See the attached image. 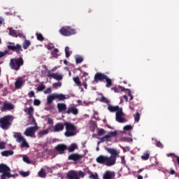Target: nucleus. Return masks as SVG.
I'll use <instances>...</instances> for the list:
<instances>
[{
    "label": "nucleus",
    "mask_w": 179,
    "mask_h": 179,
    "mask_svg": "<svg viewBox=\"0 0 179 179\" xmlns=\"http://www.w3.org/2000/svg\"><path fill=\"white\" fill-rule=\"evenodd\" d=\"M64 128H66L64 135L66 138H70V136H75V135H76L78 127L75 124L71 122H65L64 124L58 122L53 127L52 131L53 132H61Z\"/></svg>",
    "instance_id": "1"
},
{
    "label": "nucleus",
    "mask_w": 179,
    "mask_h": 179,
    "mask_svg": "<svg viewBox=\"0 0 179 179\" xmlns=\"http://www.w3.org/2000/svg\"><path fill=\"white\" fill-rule=\"evenodd\" d=\"M15 117L12 115H7L0 118V128L6 131L12 127Z\"/></svg>",
    "instance_id": "2"
},
{
    "label": "nucleus",
    "mask_w": 179,
    "mask_h": 179,
    "mask_svg": "<svg viewBox=\"0 0 179 179\" xmlns=\"http://www.w3.org/2000/svg\"><path fill=\"white\" fill-rule=\"evenodd\" d=\"M24 65V61L23 60V57L18 58H12L10 60L9 66L13 71H19L21 66Z\"/></svg>",
    "instance_id": "3"
},
{
    "label": "nucleus",
    "mask_w": 179,
    "mask_h": 179,
    "mask_svg": "<svg viewBox=\"0 0 179 179\" xmlns=\"http://www.w3.org/2000/svg\"><path fill=\"white\" fill-rule=\"evenodd\" d=\"M113 113H116L115 120L120 124L127 122V119L124 117V112L122 108H120L118 106H113Z\"/></svg>",
    "instance_id": "4"
},
{
    "label": "nucleus",
    "mask_w": 179,
    "mask_h": 179,
    "mask_svg": "<svg viewBox=\"0 0 179 179\" xmlns=\"http://www.w3.org/2000/svg\"><path fill=\"white\" fill-rule=\"evenodd\" d=\"M95 82H106V87H110L113 85L111 79L108 78L107 76L101 73H96L94 76Z\"/></svg>",
    "instance_id": "5"
},
{
    "label": "nucleus",
    "mask_w": 179,
    "mask_h": 179,
    "mask_svg": "<svg viewBox=\"0 0 179 179\" xmlns=\"http://www.w3.org/2000/svg\"><path fill=\"white\" fill-rule=\"evenodd\" d=\"M13 138L16 140V142H17V143H21V148H26L27 149H29V148H30V145L26 141V138H23V136H22V134H20V132H14Z\"/></svg>",
    "instance_id": "6"
},
{
    "label": "nucleus",
    "mask_w": 179,
    "mask_h": 179,
    "mask_svg": "<svg viewBox=\"0 0 179 179\" xmlns=\"http://www.w3.org/2000/svg\"><path fill=\"white\" fill-rule=\"evenodd\" d=\"M96 160L99 164H105V166H108L113 165V157H108L107 156L99 155Z\"/></svg>",
    "instance_id": "7"
},
{
    "label": "nucleus",
    "mask_w": 179,
    "mask_h": 179,
    "mask_svg": "<svg viewBox=\"0 0 179 179\" xmlns=\"http://www.w3.org/2000/svg\"><path fill=\"white\" fill-rule=\"evenodd\" d=\"M59 33L62 36H64V37H69V36L76 34V30L72 29L71 27H63L59 29Z\"/></svg>",
    "instance_id": "8"
},
{
    "label": "nucleus",
    "mask_w": 179,
    "mask_h": 179,
    "mask_svg": "<svg viewBox=\"0 0 179 179\" xmlns=\"http://www.w3.org/2000/svg\"><path fill=\"white\" fill-rule=\"evenodd\" d=\"M7 48L9 51H13L16 52V54H20L23 49H22V45L20 44L15 45V43L8 42L7 45Z\"/></svg>",
    "instance_id": "9"
},
{
    "label": "nucleus",
    "mask_w": 179,
    "mask_h": 179,
    "mask_svg": "<svg viewBox=\"0 0 179 179\" xmlns=\"http://www.w3.org/2000/svg\"><path fill=\"white\" fill-rule=\"evenodd\" d=\"M37 129H38L37 126L28 127L24 132V135H25V136H33Z\"/></svg>",
    "instance_id": "10"
},
{
    "label": "nucleus",
    "mask_w": 179,
    "mask_h": 179,
    "mask_svg": "<svg viewBox=\"0 0 179 179\" xmlns=\"http://www.w3.org/2000/svg\"><path fill=\"white\" fill-rule=\"evenodd\" d=\"M15 106L11 103L4 102L3 106L1 108V111H12Z\"/></svg>",
    "instance_id": "11"
},
{
    "label": "nucleus",
    "mask_w": 179,
    "mask_h": 179,
    "mask_svg": "<svg viewBox=\"0 0 179 179\" xmlns=\"http://www.w3.org/2000/svg\"><path fill=\"white\" fill-rule=\"evenodd\" d=\"M48 78H50L51 79V78H52V79H55V80H62V76L58 73H51V71H48Z\"/></svg>",
    "instance_id": "12"
},
{
    "label": "nucleus",
    "mask_w": 179,
    "mask_h": 179,
    "mask_svg": "<svg viewBox=\"0 0 179 179\" xmlns=\"http://www.w3.org/2000/svg\"><path fill=\"white\" fill-rule=\"evenodd\" d=\"M83 157V155H79L78 153H73L68 157V159L73 160V162H78V160H80V159H82Z\"/></svg>",
    "instance_id": "13"
},
{
    "label": "nucleus",
    "mask_w": 179,
    "mask_h": 179,
    "mask_svg": "<svg viewBox=\"0 0 179 179\" xmlns=\"http://www.w3.org/2000/svg\"><path fill=\"white\" fill-rule=\"evenodd\" d=\"M66 149H68V147L64 144H59L55 147V150H57V152H58L60 155H64Z\"/></svg>",
    "instance_id": "14"
},
{
    "label": "nucleus",
    "mask_w": 179,
    "mask_h": 179,
    "mask_svg": "<svg viewBox=\"0 0 179 179\" xmlns=\"http://www.w3.org/2000/svg\"><path fill=\"white\" fill-rule=\"evenodd\" d=\"M79 110L75 106H71L67 108V110L65 111L66 114H73V115H78Z\"/></svg>",
    "instance_id": "15"
},
{
    "label": "nucleus",
    "mask_w": 179,
    "mask_h": 179,
    "mask_svg": "<svg viewBox=\"0 0 179 179\" xmlns=\"http://www.w3.org/2000/svg\"><path fill=\"white\" fill-rule=\"evenodd\" d=\"M68 179H80L78 176V171H70L67 173Z\"/></svg>",
    "instance_id": "16"
},
{
    "label": "nucleus",
    "mask_w": 179,
    "mask_h": 179,
    "mask_svg": "<svg viewBox=\"0 0 179 179\" xmlns=\"http://www.w3.org/2000/svg\"><path fill=\"white\" fill-rule=\"evenodd\" d=\"M9 35L12 36V37H23V34L16 31V30L10 28L9 31Z\"/></svg>",
    "instance_id": "17"
},
{
    "label": "nucleus",
    "mask_w": 179,
    "mask_h": 179,
    "mask_svg": "<svg viewBox=\"0 0 179 179\" xmlns=\"http://www.w3.org/2000/svg\"><path fill=\"white\" fill-rule=\"evenodd\" d=\"M99 101H101V103H106L107 105H108V110H109L110 113H113V106L110 105V101L108 100L107 98H106L105 96H101Z\"/></svg>",
    "instance_id": "18"
},
{
    "label": "nucleus",
    "mask_w": 179,
    "mask_h": 179,
    "mask_svg": "<svg viewBox=\"0 0 179 179\" xmlns=\"http://www.w3.org/2000/svg\"><path fill=\"white\" fill-rule=\"evenodd\" d=\"M55 96V100H57V101H64V100H66V96L64 95V94H53Z\"/></svg>",
    "instance_id": "19"
},
{
    "label": "nucleus",
    "mask_w": 179,
    "mask_h": 179,
    "mask_svg": "<svg viewBox=\"0 0 179 179\" xmlns=\"http://www.w3.org/2000/svg\"><path fill=\"white\" fill-rule=\"evenodd\" d=\"M6 171H10V168L5 164H0V174Z\"/></svg>",
    "instance_id": "20"
},
{
    "label": "nucleus",
    "mask_w": 179,
    "mask_h": 179,
    "mask_svg": "<svg viewBox=\"0 0 179 179\" xmlns=\"http://www.w3.org/2000/svg\"><path fill=\"white\" fill-rule=\"evenodd\" d=\"M57 108H58L59 113H65L66 111V104L57 103Z\"/></svg>",
    "instance_id": "21"
},
{
    "label": "nucleus",
    "mask_w": 179,
    "mask_h": 179,
    "mask_svg": "<svg viewBox=\"0 0 179 179\" xmlns=\"http://www.w3.org/2000/svg\"><path fill=\"white\" fill-rule=\"evenodd\" d=\"M22 86H23V79L18 78L15 83V89H20Z\"/></svg>",
    "instance_id": "22"
},
{
    "label": "nucleus",
    "mask_w": 179,
    "mask_h": 179,
    "mask_svg": "<svg viewBox=\"0 0 179 179\" xmlns=\"http://www.w3.org/2000/svg\"><path fill=\"white\" fill-rule=\"evenodd\" d=\"M112 136H113V131H110L109 132L108 134L101 138V142H108V141H110Z\"/></svg>",
    "instance_id": "23"
},
{
    "label": "nucleus",
    "mask_w": 179,
    "mask_h": 179,
    "mask_svg": "<svg viewBox=\"0 0 179 179\" xmlns=\"http://www.w3.org/2000/svg\"><path fill=\"white\" fill-rule=\"evenodd\" d=\"M113 90L115 92V93H121V92H125L127 91V89L124 88V87H121V86H117L115 85L113 87Z\"/></svg>",
    "instance_id": "24"
},
{
    "label": "nucleus",
    "mask_w": 179,
    "mask_h": 179,
    "mask_svg": "<svg viewBox=\"0 0 179 179\" xmlns=\"http://www.w3.org/2000/svg\"><path fill=\"white\" fill-rule=\"evenodd\" d=\"M103 179H113V172L106 171L103 173Z\"/></svg>",
    "instance_id": "25"
},
{
    "label": "nucleus",
    "mask_w": 179,
    "mask_h": 179,
    "mask_svg": "<svg viewBox=\"0 0 179 179\" xmlns=\"http://www.w3.org/2000/svg\"><path fill=\"white\" fill-rule=\"evenodd\" d=\"M11 177H13V176L10 174V171L3 172L1 176V179L10 178Z\"/></svg>",
    "instance_id": "26"
},
{
    "label": "nucleus",
    "mask_w": 179,
    "mask_h": 179,
    "mask_svg": "<svg viewBox=\"0 0 179 179\" xmlns=\"http://www.w3.org/2000/svg\"><path fill=\"white\" fill-rule=\"evenodd\" d=\"M53 100H55V97L54 94L48 96V97H47V104H48V106H50V104H52Z\"/></svg>",
    "instance_id": "27"
},
{
    "label": "nucleus",
    "mask_w": 179,
    "mask_h": 179,
    "mask_svg": "<svg viewBox=\"0 0 179 179\" xmlns=\"http://www.w3.org/2000/svg\"><path fill=\"white\" fill-rule=\"evenodd\" d=\"M13 155V150H5L1 152V156L8 157V156H12Z\"/></svg>",
    "instance_id": "28"
},
{
    "label": "nucleus",
    "mask_w": 179,
    "mask_h": 179,
    "mask_svg": "<svg viewBox=\"0 0 179 179\" xmlns=\"http://www.w3.org/2000/svg\"><path fill=\"white\" fill-rule=\"evenodd\" d=\"M149 157H150V153L148 151H145L141 156L142 160H149Z\"/></svg>",
    "instance_id": "29"
},
{
    "label": "nucleus",
    "mask_w": 179,
    "mask_h": 179,
    "mask_svg": "<svg viewBox=\"0 0 179 179\" xmlns=\"http://www.w3.org/2000/svg\"><path fill=\"white\" fill-rule=\"evenodd\" d=\"M68 150L69 152H73L76 149H78V145L75 143H72L71 145L68 147Z\"/></svg>",
    "instance_id": "30"
},
{
    "label": "nucleus",
    "mask_w": 179,
    "mask_h": 179,
    "mask_svg": "<svg viewBox=\"0 0 179 179\" xmlns=\"http://www.w3.org/2000/svg\"><path fill=\"white\" fill-rule=\"evenodd\" d=\"M84 173L89 174V178L96 176V174L94 175L92 172H91L90 169H89L87 167L84 169Z\"/></svg>",
    "instance_id": "31"
},
{
    "label": "nucleus",
    "mask_w": 179,
    "mask_h": 179,
    "mask_svg": "<svg viewBox=\"0 0 179 179\" xmlns=\"http://www.w3.org/2000/svg\"><path fill=\"white\" fill-rule=\"evenodd\" d=\"M48 132H49L48 129L42 130L38 132V138H43V136H44V135H47V134H48Z\"/></svg>",
    "instance_id": "32"
},
{
    "label": "nucleus",
    "mask_w": 179,
    "mask_h": 179,
    "mask_svg": "<svg viewBox=\"0 0 179 179\" xmlns=\"http://www.w3.org/2000/svg\"><path fill=\"white\" fill-rule=\"evenodd\" d=\"M73 80L74 81V83L77 85V86H79L80 87V86H82V83L80 82V80L79 78V76L77 77H74L73 78Z\"/></svg>",
    "instance_id": "33"
},
{
    "label": "nucleus",
    "mask_w": 179,
    "mask_h": 179,
    "mask_svg": "<svg viewBox=\"0 0 179 179\" xmlns=\"http://www.w3.org/2000/svg\"><path fill=\"white\" fill-rule=\"evenodd\" d=\"M31 45V43L30 42V41L29 40L24 41L23 43L24 50H27V48H29V47H30Z\"/></svg>",
    "instance_id": "34"
},
{
    "label": "nucleus",
    "mask_w": 179,
    "mask_h": 179,
    "mask_svg": "<svg viewBox=\"0 0 179 179\" xmlns=\"http://www.w3.org/2000/svg\"><path fill=\"white\" fill-rule=\"evenodd\" d=\"M24 111L25 113H27L30 117H31L34 113V108H33V107H29L28 109H25Z\"/></svg>",
    "instance_id": "35"
},
{
    "label": "nucleus",
    "mask_w": 179,
    "mask_h": 179,
    "mask_svg": "<svg viewBox=\"0 0 179 179\" xmlns=\"http://www.w3.org/2000/svg\"><path fill=\"white\" fill-rule=\"evenodd\" d=\"M134 118L135 122H139L141 120V114H139V112H136V114L134 115Z\"/></svg>",
    "instance_id": "36"
},
{
    "label": "nucleus",
    "mask_w": 179,
    "mask_h": 179,
    "mask_svg": "<svg viewBox=\"0 0 179 179\" xmlns=\"http://www.w3.org/2000/svg\"><path fill=\"white\" fill-rule=\"evenodd\" d=\"M58 52H59V51L58 50V49L55 48L54 50L51 52V55H52L54 58H57V57H59V55H58Z\"/></svg>",
    "instance_id": "37"
},
{
    "label": "nucleus",
    "mask_w": 179,
    "mask_h": 179,
    "mask_svg": "<svg viewBox=\"0 0 179 179\" xmlns=\"http://www.w3.org/2000/svg\"><path fill=\"white\" fill-rule=\"evenodd\" d=\"M168 157H173V162H174V157L176 159L177 163H178V158L179 157L178 155H176L174 153H169L168 154Z\"/></svg>",
    "instance_id": "38"
},
{
    "label": "nucleus",
    "mask_w": 179,
    "mask_h": 179,
    "mask_svg": "<svg viewBox=\"0 0 179 179\" xmlns=\"http://www.w3.org/2000/svg\"><path fill=\"white\" fill-rule=\"evenodd\" d=\"M36 36L38 41H44V36H43V34L40 33H36Z\"/></svg>",
    "instance_id": "39"
},
{
    "label": "nucleus",
    "mask_w": 179,
    "mask_h": 179,
    "mask_svg": "<svg viewBox=\"0 0 179 179\" xmlns=\"http://www.w3.org/2000/svg\"><path fill=\"white\" fill-rule=\"evenodd\" d=\"M20 176H22V177H29V176H30V171H27V172H24L23 171H21L20 172Z\"/></svg>",
    "instance_id": "40"
},
{
    "label": "nucleus",
    "mask_w": 179,
    "mask_h": 179,
    "mask_svg": "<svg viewBox=\"0 0 179 179\" xmlns=\"http://www.w3.org/2000/svg\"><path fill=\"white\" fill-rule=\"evenodd\" d=\"M85 172L82 171H77V177H78V178H85Z\"/></svg>",
    "instance_id": "41"
},
{
    "label": "nucleus",
    "mask_w": 179,
    "mask_h": 179,
    "mask_svg": "<svg viewBox=\"0 0 179 179\" xmlns=\"http://www.w3.org/2000/svg\"><path fill=\"white\" fill-rule=\"evenodd\" d=\"M106 130L104 129H100L98 130L97 135L98 136H103V135H105Z\"/></svg>",
    "instance_id": "42"
},
{
    "label": "nucleus",
    "mask_w": 179,
    "mask_h": 179,
    "mask_svg": "<svg viewBox=\"0 0 179 179\" xmlns=\"http://www.w3.org/2000/svg\"><path fill=\"white\" fill-rule=\"evenodd\" d=\"M120 150H117L115 149H113V157H120Z\"/></svg>",
    "instance_id": "43"
},
{
    "label": "nucleus",
    "mask_w": 179,
    "mask_h": 179,
    "mask_svg": "<svg viewBox=\"0 0 179 179\" xmlns=\"http://www.w3.org/2000/svg\"><path fill=\"white\" fill-rule=\"evenodd\" d=\"M38 174V176L41 177V178H45V172L44 171V170L41 169Z\"/></svg>",
    "instance_id": "44"
},
{
    "label": "nucleus",
    "mask_w": 179,
    "mask_h": 179,
    "mask_svg": "<svg viewBox=\"0 0 179 179\" xmlns=\"http://www.w3.org/2000/svg\"><path fill=\"white\" fill-rule=\"evenodd\" d=\"M82 62H83V57L78 56L76 58V64H82Z\"/></svg>",
    "instance_id": "45"
},
{
    "label": "nucleus",
    "mask_w": 179,
    "mask_h": 179,
    "mask_svg": "<svg viewBox=\"0 0 179 179\" xmlns=\"http://www.w3.org/2000/svg\"><path fill=\"white\" fill-rule=\"evenodd\" d=\"M65 54H66V58H69L71 57V53L69 52V47L65 48Z\"/></svg>",
    "instance_id": "46"
},
{
    "label": "nucleus",
    "mask_w": 179,
    "mask_h": 179,
    "mask_svg": "<svg viewBox=\"0 0 179 179\" xmlns=\"http://www.w3.org/2000/svg\"><path fill=\"white\" fill-rule=\"evenodd\" d=\"M123 129L124 131H131L133 129L132 126L131 124H128L124 127Z\"/></svg>",
    "instance_id": "47"
},
{
    "label": "nucleus",
    "mask_w": 179,
    "mask_h": 179,
    "mask_svg": "<svg viewBox=\"0 0 179 179\" xmlns=\"http://www.w3.org/2000/svg\"><path fill=\"white\" fill-rule=\"evenodd\" d=\"M44 89H45V86L41 85H39V86L36 88V90H37V92H43V90H44Z\"/></svg>",
    "instance_id": "48"
},
{
    "label": "nucleus",
    "mask_w": 179,
    "mask_h": 179,
    "mask_svg": "<svg viewBox=\"0 0 179 179\" xmlns=\"http://www.w3.org/2000/svg\"><path fill=\"white\" fill-rule=\"evenodd\" d=\"M126 91L128 92V96H129V97H130V101L134 100V96H132V94L131 93V90L126 89Z\"/></svg>",
    "instance_id": "49"
},
{
    "label": "nucleus",
    "mask_w": 179,
    "mask_h": 179,
    "mask_svg": "<svg viewBox=\"0 0 179 179\" xmlns=\"http://www.w3.org/2000/svg\"><path fill=\"white\" fill-rule=\"evenodd\" d=\"M23 161L25 162V163H27V164H30L31 162H30V159H29V157L27 156H24L23 157Z\"/></svg>",
    "instance_id": "50"
},
{
    "label": "nucleus",
    "mask_w": 179,
    "mask_h": 179,
    "mask_svg": "<svg viewBox=\"0 0 179 179\" xmlns=\"http://www.w3.org/2000/svg\"><path fill=\"white\" fill-rule=\"evenodd\" d=\"M9 51L5 50L4 52H1L0 51V58H3V57H5L6 54H8Z\"/></svg>",
    "instance_id": "51"
},
{
    "label": "nucleus",
    "mask_w": 179,
    "mask_h": 179,
    "mask_svg": "<svg viewBox=\"0 0 179 179\" xmlns=\"http://www.w3.org/2000/svg\"><path fill=\"white\" fill-rule=\"evenodd\" d=\"M61 83H53L52 85V87L55 88V89H57V87H61Z\"/></svg>",
    "instance_id": "52"
},
{
    "label": "nucleus",
    "mask_w": 179,
    "mask_h": 179,
    "mask_svg": "<svg viewBox=\"0 0 179 179\" xmlns=\"http://www.w3.org/2000/svg\"><path fill=\"white\" fill-rule=\"evenodd\" d=\"M106 150L110 154V157H113V148H105Z\"/></svg>",
    "instance_id": "53"
},
{
    "label": "nucleus",
    "mask_w": 179,
    "mask_h": 179,
    "mask_svg": "<svg viewBox=\"0 0 179 179\" xmlns=\"http://www.w3.org/2000/svg\"><path fill=\"white\" fill-rule=\"evenodd\" d=\"M123 141L124 142H133L132 138L124 137Z\"/></svg>",
    "instance_id": "54"
},
{
    "label": "nucleus",
    "mask_w": 179,
    "mask_h": 179,
    "mask_svg": "<svg viewBox=\"0 0 179 179\" xmlns=\"http://www.w3.org/2000/svg\"><path fill=\"white\" fill-rule=\"evenodd\" d=\"M54 48H55V47L54 46V44L49 43L48 45V50H54Z\"/></svg>",
    "instance_id": "55"
},
{
    "label": "nucleus",
    "mask_w": 179,
    "mask_h": 179,
    "mask_svg": "<svg viewBox=\"0 0 179 179\" xmlns=\"http://www.w3.org/2000/svg\"><path fill=\"white\" fill-rule=\"evenodd\" d=\"M41 102L40 101V100L38 99H34V106H38L39 104H41Z\"/></svg>",
    "instance_id": "56"
},
{
    "label": "nucleus",
    "mask_w": 179,
    "mask_h": 179,
    "mask_svg": "<svg viewBox=\"0 0 179 179\" xmlns=\"http://www.w3.org/2000/svg\"><path fill=\"white\" fill-rule=\"evenodd\" d=\"M121 134V132L118 131H113V136H118V135H120Z\"/></svg>",
    "instance_id": "57"
},
{
    "label": "nucleus",
    "mask_w": 179,
    "mask_h": 179,
    "mask_svg": "<svg viewBox=\"0 0 179 179\" xmlns=\"http://www.w3.org/2000/svg\"><path fill=\"white\" fill-rule=\"evenodd\" d=\"M156 146H157V148H163V144L160 142V141H157L156 142Z\"/></svg>",
    "instance_id": "58"
},
{
    "label": "nucleus",
    "mask_w": 179,
    "mask_h": 179,
    "mask_svg": "<svg viewBox=\"0 0 179 179\" xmlns=\"http://www.w3.org/2000/svg\"><path fill=\"white\" fill-rule=\"evenodd\" d=\"M0 149H1V150L5 149V143L0 142Z\"/></svg>",
    "instance_id": "59"
},
{
    "label": "nucleus",
    "mask_w": 179,
    "mask_h": 179,
    "mask_svg": "<svg viewBox=\"0 0 179 179\" xmlns=\"http://www.w3.org/2000/svg\"><path fill=\"white\" fill-rule=\"evenodd\" d=\"M29 97H34V92L33 91H31L29 94H28Z\"/></svg>",
    "instance_id": "60"
},
{
    "label": "nucleus",
    "mask_w": 179,
    "mask_h": 179,
    "mask_svg": "<svg viewBox=\"0 0 179 179\" xmlns=\"http://www.w3.org/2000/svg\"><path fill=\"white\" fill-rule=\"evenodd\" d=\"M31 120H32V124H34L35 127H37V122H36V119H34V117H32Z\"/></svg>",
    "instance_id": "61"
},
{
    "label": "nucleus",
    "mask_w": 179,
    "mask_h": 179,
    "mask_svg": "<svg viewBox=\"0 0 179 179\" xmlns=\"http://www.w3.org/2000/svg\"><path fill=\"white\" fill-rule=\"evenodd\" d=\"M51 92V88L48 87L46 89V90L44 92L45 94L50 93Z\"/></svg>",
    "instance_id": "62"
},
{
    "label": "nucleus",
    "mask_w": 179,
    "mask_h": 179,
    "mask_svg": "<svg viewBox=\"0 0 179 179\" xmlns=\"http://www.w3.org/2000/svg\"><path fill=\"white\" fill-rule=\"evenodd\" d=\"M82 86H83L85 89H87V83H86V82H83Z\"/></svg>",
    "instance_id": "63"
},
{
    "label": "nucleus",
    "mask_w": 179,
    "mask_h": 179,
    "mask_svg": "<svg viewBox=\"0 0 179 179\" xmlns=\"http://www.w3.org/2000/svg\"><path fill=\"white\" fill-rule=\"evenodd\" d=\"M90 178L99 179V176L97 174H96V176L94 177H91Z\"/></svg>",
    "instance_id": "64"
}]
</instances>
